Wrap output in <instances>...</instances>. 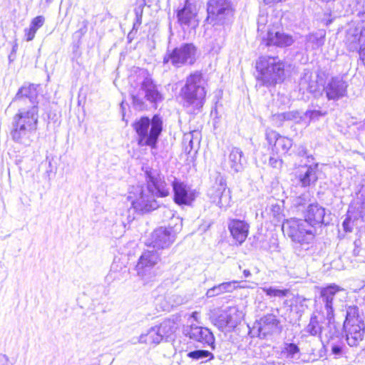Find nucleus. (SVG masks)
<instances>
[{
    "label": "nucleus",
    "mask_w": 365,
    "mask_h": 365,
    "mask_svg": "<svg viewBox=\"0 0 365 365\" xmlns=\"http://www.w3.org/2000/svg\"><path fill=\"white\" fill-rule=\"evenodd\" d=\"M38 123V108H18L12 120L11 136L14 141L29 146L34 141Z\"/></svg>",
    "instance_id": "1"
},
{
    "label": "nucleus",
    "mask_w": 365,
    "mask_h": 365,
    "mask_svg": "<svg viewBox=\"0 0 365 365\" xmlns=\"http://www.w3.org/2000/svg\"><path fill=\"white\" fill-rule=\"evenodd\" d=\"M130 96L134 107L139 110L145 108V100L157 103L163 99L157 86L145 71H140L138 76L135 86L130 91Z\"/></svg>",
    "instance_id": "2"
},
{
    "label": "nucleus",
    "mask_w": 365,
    "mask_h": 365,
    "mask_svg": "<svg viewBox=\"0 0 365 365\" xmlns=\"http://www.w3.org/2000/svg\"><path fill=\"white\" fill-rule=\"evenodd\" d=\"M284 63L277 56H261L256 63V68L259 73L257 80L266 86L281 82L284 78Z\"/></svg>",
    "instance_id": "3"
},
{
    "label": "nucleus",
    "mask_w": 365,
    "mask_h": 365,
    "mask_svg": "<svg viewBox=\"0 0 365 365\" xmlns=\"http://www.w3.org/2000/svg\"><path fill=\"white\" fill-rule=\"evenodd\" d=\"M133 128L138 135V145L154 148L163 130V120L158 115L151 120L142 117L134 123Z\"/></svg>",
    "instance_id": "4"
},
{
    "label": "nucleus",
    "mask_w": 365,
    "mask_h": 365,
    "mask_svg": "<svg viewBox=\"0 0 365 365\" xmlns=\"http://www.w3.org/2000/svg\"><path fill=\"white\" fill-rule=\"evenodd\" d=\"M181 94L187 106H192L199 110L204 104L206 96L205 81L199 72H195L187 76Z\"/></svg>",
    "instance_id": "5"
},
{
    "label": "nucleus",
    "mask_w": 365,
    "mask_h": 365,
    "mask_svg": "<svg viewBox=\"0 0 365 365\" xmlns=\"http://www.w3.org/2000/svg\"><path fill=\"white\" fill-rule=\"evenodd\" d=\"M282 231L304 250L309 249L317 235L315 228L309 227L303 220L296 218L285 220L282 224Z\"/></svg>",
    "instance_id": "6"
},
{
    "label": "nucleus",
    "mask_w": 365,
    "mask_h": 365,
    "mask_svg": "<svg viewBox=\"0 0 365 365\" xmlns=\"http://www.w3.org/2000/svg\"><path fill=\"white\" fill-rule=\"evenodd\" d=\"M344 329L350 346H356L363 340L365 325L359 315L357 307L350 306L347 308Z\"/></svg>",
    "instance_id": "7"
},
{
    "label": "nucleus",
    "mask_w": 365,
    "mask_h": 365,
    "mask_svg": "<svg viewBox=\"0 0 365 365\" xmlns=\"http://www.w3.org/2000/svg\"><path fill=\"white\" fill-rule=\"evenodd\" d=\"M150 189L141 185L133 186L128 195L132 207L138 212L145 213L156 210L159 202Z\"/></svg>",
    "instance_id": "8"
},
{
    "label": "nucleus",
    "mask_w": 365,
    "mask_h": 365,
    "mask_svg": "<svg viewBox=\"0 0 365 365\" xmlns=\"http://www.w3.org/2000/svg\"><path fill=\"white\" fill-rule=\"evenodd\" d=\"M197 58V48L193 43H182L174 49L168 50L163 58L164 63H170L180 68L193 64Z\"/></svg>",
    "instance_id": "9"
},
{
    "label": "nucleus",
    "mask_w": 365,
    "mask_h": 365,
    "mask_svg": "<svg viewBox=\"0 0 365 365\" xmlns=\"http://www.w3.org/2000/svg\"><path fill=\"white\" fill-rule=\"evenodd\" d=\"M344 292V289L336 284H331L327 287L321 289L319 297L318 311L322 314L324 317L331 318L334 314V306L337 299Z\"/></svg>",
    "instance_id": "10"
},
{
    "label": "nucleus",
    "mask_w": 365,
    "mask_h": 365,
    "mask_svg": "<svg viewBox=\"0 0 365 365\" xmlns=\"http://www.w3.org/2000/svg\"><path fill=\"white\" fill-rule=\"evenodd\" d=\"M207 11V20L214 24H225L233 14L230 0H209Z\"/></svg>",
    "instance_id": "11"
},
{
    "label": "nucleus",
    "mask_w": 365,
    "mask_h": 365,
    "mask_svg": "<svg viewBox=\"0 0 365 365\" xmlns=\"http://www.w3.org/2000/svg\"><path fill=\"white\" fill-rule=\"evenodd\" d=\"M160 260V254L157 250L144 251L135 267L138 275L145 282L151 280L156 275L154 268Z\"/></svg>",
    "instance_id": "12"
},
{
    "label": "nucleus",
    "mask_w": 365,
    "mask_h": 365,
    "mask_svg": "<svg viewBox=\"0 0 365 365\" xmlns=\"http://www.w3.org/2000/svg\"><path fill=\"white\" fill-rule=\"evenodd\" d=\"M242 318L243 313L236 307H229L210 316L212 323L221 331L227 327H235Z\"/></svg>",
    "instance_id": "13"
},
{
    "label": "nucleus",
    "mask_w": 365,
    "mask_h": 365,
    "mask_svg": "<svg viewBox=\"0 0 365 365\" xmlns=\"http://www.w3.org/2000/svg\"><path fill=\"white\" fill-rule=\"evenodd\" d=\"M326 81L324 72L312 73L304 70L299 81L300 90L307 91L316 97L322 95L323 88Z\"/></svg>",
    "instance_id": "14"
},
{
    "label": "nucleus",
    "mask_w": 365,
    "mask_h": 365,
    "mask_svg": "<svg viewBox=\"0 0 365 365\" xmlns=\"http://www.w3.org/2000/svg\"><path fill=\"white\" fill-rule=\"evenodd\" d=\"M37 86L34 84L25 85L21 87L13 103L17 108L35 106L38 108Z\"/></svg>",
    "instance_id": "15"
},
{
    "label": "nucleus",
    "mask_w": 365,
    "mask_h": 365,
    "mask_svg": "<svg viewBox=\"0 0 365 365\" xmlns=\"http://www.w3.org/2000/svg\"><path fill=\"white\" fill-rule=\"evenodd\" d=\"M209 195L212 201L222 209H227L230 205L231 195L227 189L225 179L220 177L217 179L216 184L210 190Z\"/></svg>",
    "instance_id": "16"
},
{
    "label": "nucleus",
    "mask_w": 365,
    "mask_h": 365,
    "mask_svg": "<svg viewBox=\"0 0 365 365\" xmlns=\"http://www.w3.org/2000/svg\"><path fill=\"white\" fill-rule=\"evenodd\" d=\"M147 188L157 197H166L170 194L169 185L157 170L146 171Z\"/></svg>",
    "instance_id": "17"
},
{
    "label": "nucleus",
    "mask_w": 365,
    "mask_h": 365,
    "mask_svg": "<svg viewBox=\"0 0 365 365\" xmlns=\"http://www.w3.org/2000/svg\"><path fill=\"white\" fill-rule=\"evenodd\" d=\"M175 238V234L171 230L160 227L153 231L147 245L153 250L165 249L173 244Z\"/></svg>",
    "instance_id": "18"
},
{
    "label": "nucleus",
    "mask_w": 365,
    "mask_h": 365,
    "mask_svg": "<svg viewBox=\"0 0 365 365\" xmlns=\"http://www.w3.org/2000/svg\"><path fill=\"white\" fill-rule=\"evenodd\" d=\"M255 328L257 329L259 337H266L282 330L280 321L272 314H268L260 318L256 323Z\"/></svg>",
    "instance_id": "19"
},
{
    "label": "nucleus",
    "mask_w": 365,
    "mask_h": 365,
    "mask_svg": "<svg viewBox=\"0 0 365 365\" xmlns=\"http://www.w3.org/2000/svg\"><path fill=\"white\" fill-rule=\"evenodd\" d=\"M325 209L317 203L310 204L304 212V222H307L309 227L316 229L317 234L318 228L324 223Z\"/></svg>",
    "instance_id": "20"
},
{
    "label": "nucleus",
    "mask_w": 365,
    "mask_h": 365,
    "mask_svg": "<svg viewBox=\"0 0 365 365\" xmlns=\"http://www.w3.org/2000/svg\"><path fill=\"white\" fill-rule=\"evenodd\" d=\"M347 85L341 77H332L323 91L329 100H338L345 96Z\"/></svg>",
    "instance_id": "21"
},
{
    "label": "nucleus",
    "mask_w": 365,
    "mask_h": 365,
    "mask_svg": "<svg viewBox=\"0 0 365 365\" xmlns=\"http://www.w3.org/2000/svg\"><path fill=\"white\" fill-rule=\"evenodd\" d=\"M262 41L267 46H277L279 47L289 46L294 43L292 36L279 31L267 30L266 36H262Z\"/></svg>",
    "instance_id": "22"
},
{
    "label": "nucleus",
    "mask_w": 365,
    "mask_h": 365,
    "mask_svg": "<svg viewBox=\"0 0 365 365\" xmlns=\"http://www.w3.org/2000/svg\"><path fill=\"white\" fill-rule=\"evenodd\" d=\"M173 190L174 192V200L178 205H189L195 199V195L192 192H189L186 185L174 178L170 180Z\"/></svg>",
    "instance_id": "23"
},
{
    "label": "nucleus",
    "mask_w": 365,
    "mask_h": 365,
    "mask_svg": "<svg viewBox=\"0 0 365 365\" xmlns=\"http://www.w3.org/2000/svg\"><path fill=\"white\" fill-rule=\"evenodd\" d=\"M249 224L244 220L232 219L228 222V229L233 239L241 245L248 235Z\"/></svg>",
    "instance_id": "24"
},
{
    "label": "nucleus",
    "mask_w": 365,
    "mask_h": 365,
    "mask_svg": "<svg viewBox=\"0 0 365 365\" xmlns=\"http://www.w3.org/2000/svg\"><path fill=\"white\" fill-rule=\"evenodd\" d=\"M196 15L197 11L195 6L188 1H185L183 9L178 11V18L182 26L195 28L197 25Z\"/></svg>",
    "instance_id": "25"
},
{
    "label": "nucleus",
    "mask_w": 365,
    "mask_h": 365,
    "mask_svg": "<svg viewBox=\"0 0 365 365\" xmlns=\"http://www.w3.org/2000/svg\"><path fill=\"white\" fill-rule=\"evenodd\" d=\"M190 337L203 344L209 345L214 349L215 338L212 333L208 329L191 325Z\"/></svg>",
    "instance_id": "26"
},
{
    "label": "nucleus",
    "mask_w": 365,
    "mask_h": 365,
    "mask_svg": "<svg viewBox=\"0 0 365 365\" xmlns=\"http://www.w3.org/2000/svg\"><path fill=\"white\" fill-rule=\"evenodd\" d=\"M322 319L324 317L317 309L311 316L309 324L304 328V331L310 336L322 338L324 327Z\"/></svg>",
    "instance_id": "27"
},
{
    "label": "nucleus",
    "mask_w": 365,
    "mask_h": 365,
    "mask_svg": "<svg viewBox=\"0 0 365 365\" xmlns=\"http://www.w3.org/2000/svg\"><path fill=\"white\" fill-rule=\"evenodd\" d=\"M317 164L314 166H302L299 168L297 178L303 187H308L317 180Z\"/></svg>",
    "instance_id": "28"
},
{
    "label": "nucleus",
    "mask_w": 365,
    "mask_h": 365,
    "mask_svg": "<svg viewBox=\"0 0 365 365\" xmlns=\"http://www.w3.org/2000/svg\"><path fill=\"white\" fill-rule=\"evenodd\" d=\"M324 320L327 322L323 329L322 341H329L338 338L340 333V325L336 323L334 314L331 315V318L324 317Z\"/></svg>",
    "instance_id": "29"
},
{
    "label": "nucleus",
    "mask_w": 365,
    "mask_h": 365,
    "mask_svg": "<svg viewBox=\"0 0 365 365\" xmlns=\"http://www.w3.org/2000/svg\"><path fill=\"white\" fill-rule=\"evenodd\" d=\"M242 155L243 153L240 148H232L227 159L231 172L239 173L243 170L245 160L242 159Z\"/></svg>",
    "instance_id": "30"
},
{
    "label": "nucleus",
    "mask_w": 365,
    "mask_h": 365,
    "mask_svg": "<svg viewBox=\"0 0 365 365\" xmlns=\"http://www.w3.org/2000/svg\"><path fill=\"white\" fill-rule=\"evenodd\" d=\"M237 284L238 282L234 280L232 282H223L218 285L214 286L213 287L207 289L206 292V297L207 298H212L225 293L232 292L235 289L239 287V286L237 285ZM240 287L244 288L245 287L240 286Z\"/></svg>",
    "instance_id": "31"
},
{
    "label": "nucleus",
    "mask_w": 365,
    "mask_h": 365,
    "mask_svg": "<svg viewBox=\"0 0 365 365\" xmlns=\"http://www.w3.org/2000/svg\"><path fill=\"white\" fill-rule=\"evenodd\" d=\"M365 43V29L360 34L356 31H348L346 36V44L350 51L358 50L361 44Z\"/></svg>",
    "instance_id": "32"
},
{
    "label": "nucleus",
    "mask_w": 365,
    "mask_h": 365,
    "mask_svg": "<svg viewBox=\"0 0 365 365\" xmlns=\"http://www.w3.org/2000/svg\"><path fill=\"white\" fill-rule=\"evenodd\" d=\"M163 340L162 335L160 334L157 329V326L153 327L149 329L146 334H142L138 342L146 344H158Z\"/></svg>",
    "instance_id": "33"
},
{
    "label": "nucleus",
    "mask_w": 365,
    "mask_h": 365,
    "mask_svg": "<svg viewBox=\"0 0 365 365\" xmlns=\"http://www.w3.org/2000/svg\"><path fill=\"white\" fill-rule=\"evenodd\" d=\"M178 329V324L175 319H165L159 326H157V329L162 339L165 337H169L170 335L174 334Z\"/></svg>",
    "instance_id": "34"
},
{
    "label": "nucleus",
    "mask_w": 365,
    "mask_h": 365,
    "mask_svg": "<svg viewBox=\"0 0 365 365\" xmlns=\"http://www.w3.org/2000/svg\"><path fill=\"white\" fill-rule=\"evenodd\" d=\"M327 345L330 347L331 354L335 359L342 357L346 354V346L340 340H331L327 341Z\"/></svg>",
    "instance_id": "35"
},
{
    "label": "nucleus",
    "mask_w": 365,
    "mask_h": 365,
    "mask_svg": "<svg viewBox=\"0 0 365 365\" xmlns=\"http://www.w3.org/2000/svg\"><path fill=\"white\" fill-rule=\"evenodd\" d=\"M268 23V16L267 14L262 12L259 14L257 19V31L259 35L262 38L263 36H266L267 34V30H272L273 29H270V26H267Z\"/></svg>",
    "instance_id": "36"
},
{
    "label": "nucleus",
    "mask_w": 365,
    "mask_h": 365,
    "mask_svg": "<svg viewBox=\"0 0 365 365\" xmlns=\"http://www.w3.org/2000/svg\"><path fill=\"white\" fill-rule=\"evenodd\" d=\"M187 356L195 361L203 360L208 358L207 360L202 361V362H206L214 359V355L210 351L201 349L190 351L187 353Z\"/></svg>",
    "instance_id": "37"
},
{
    "label": "nucleus",
    "mask_w": 365,
    "mask_h": 365,
    "mask_svg": "<svg viewBox=\"0 0 365 365\" xmlns=\"http://www.w3.org/2000/svg\"><path fill=\"white\" fill-rule=\"evenodd\" d=\"M278 117L282 118L284 120H292L295 123H299L304 122V113H301L299 111L293 110L287 113L279 114Z\"/></svg>",
    "instance_id": "38"
},
{
    "label": "nucleus",
    "mask_w": 365,
    "mask_h": 365,
    "mask_svg": "<svg viewBox=\"0 0 365 365\" xmlns=\"http://www.w3.org/2000/svg\"><path fill=\"white\" fill-rule=\"evenodd\" d=\"M292 145V140L290 138L280 136L274 148L277 152L287 153Z\"/></svg>",
    "instance_id": "39"
},
{
    "label": "nucleus",
    "mask_w": 365,
    "mask_h": 365,
    "mask_svg": "<svg viewBox=\"0 0 365 365\" xmlns=\"http://www.w3.org/2000/svg\"><path fill=\"white\" fill-rule=\"evenodd\" d=\"M262 289L267 296L271 297L282 298L286 297L289 292L288 289H279L272 287H263Z\"/></svg>",
    "instance_id": "40"
},
{
    "label": "nucleus",
    "mask_w": 365,
    "mask_h": 365,
    "mask_svg": "<svg viewBox=\"0 0 365 365\" xmlns=\"http://www.w3.org/2000/svg\"><path fill=\"white\" fill-rule=\"evenodd\" d=\"M326 112L323 113L320 110H307L304 113V123L309 125L311 121L318 120L320 117L325 115Z\"/></svg>",
    "instance_id": "41"
},
{
    "label": "nucleus",
    "mask_w": 365,
    "mask_h": 365,
    "mask_svg": "<svg viewBox=\"0 0 365 365\" xmlns=\"http://www.w3.org/2000/svg\"><path fill=\"white\" fill-rule=\"evenodd\" d=\"M45 21L46 19L43 16H36L31 20L29 28L36 33V31L43 26Z\"/></svg>",
    "instance_id": "42"
},
{
    "label": "nucleus",
    "mask_w": 365,
    "mask_h": 365,
    "mask_svg": "<svg viewBox=\"0 0 365 365\" xmlns=\"http://www.w3.org/2000/svg\"><path fill=\"white\" fill-rule=\"evenodd\" d=\"M280 136L281 135L274 130H267L266 131V139L269 145L274 144V146H275Z\"/></svg>",
    "instance_id": "43"
},
{
    "label": "nucleus",
    "mask_w": 365,
    "mask_h": 365,
    "mask_svg": "<svg viewBox=\"0 0 365 365\" xmlns=\"http://www.w3.org/2000/svg\"><path fill=\"white\" fill-rule=\"evenodd\" d=\"M284 349L287 355L291 358H293L294 354L299 351V347L295 344L292 343L287 344Z\"/></svg>",
    "instance_id": "44"
},
{
    "label": "nucleus",
    "mask_w": 365,
    "mask_h": 365,
    "mask_svg": "<svg viewBox=\"0 0 365 365\" xmlns=\"http://www.w3.org/2000/svg\"><path fill=\"white\" fill-rule=\"evenodd\" d=\"M269 164L274 168H280L282 161L278 157L272 156L269 158Z\"/></svg>",
    "instance_id": "45"
},
{
    "label": "nucleus",
    "mask_w": 365,
    "mask_h": 365,
    "mask_svg": "<svg viewBox=\"0 0 365 365\" xmlns=\"http://www.w3.org/2000/svg\"><path fill=\"white\" fill-rule=\"evenodd\" d=\"M36 35V32L29 27L24 29V36L26 41H32Z\"/></svg>",
    "instance_id": "46"
},
{
    "label": "nucleus",
    "mask_w": 365,
    "mask_h": 365,
    "mask_svg": "<svg viewBox=\"0 0 365 365\" xmlns=\"http://www.w3.org/2000/svg\"><path fill=\"white\" fill-rule=\"evenodd\" d=\"M354 249L353 250V255L354 256H359L360 255V252H361V248H360L361 241L359 240H355L354 242Z\"/></svg>",
    "instance_id": "47"
},
{
    "label": "nucleus",
    "mask_w": 365,
    "mask_h": 365,
    "mask_svg": "<svg viewBox=\"0 0 365 365\" xmlns=\"http://www.w3.org/2000/svg\"><path fill=\"white\" fill-rule=\"evenodd\" d=\"M358 49L360 59L362 61L364 65L365 66V43L361 44Z\"/></svg>",
    "instance_id": "48"
},
{
    "label": "nucleus",
    "mask_w": 365,
    "mask_h": 365,
    "mask_svg": "<svg viewBox=\"0 0 365 365\" xmlns=\"http://www.w3.org/2000/svg\"><path fill=\"white\" fill-rule=\"evenodd\" d=\"M359 195L362 200V203H365V185H362Z\"/></svg>",
    "instance_id": "49"
},
{
    "label": "nucleus",
    "mask_w": 365,
    "mask_h": 365,
    "mask_svg": "<svg viewBox=\"0 0 365 365\" xmlns=\"http://www.w3.org/2000/svg\"><path fill=\"white\" fill-rule=\"evenodd\" d=\"M261 365H284V364L280 361H266L265 363H263Z\"/></svg>",
    "instance_id": "50"
},
{
    "label": "nucleus",
    "mask_w": 365,
    "mask_h": 365,
    "mask_svg": "<svg viewBox=\"0 0 365 365\" xmlns=\"http://www.w3.org/2000/svg\"><path fill=\"white\" fill-rule=\"evenodd\" d=\"M349 222V219H346L344 221L343 225H342L344 230L346 231V232H350L351 231V230L348 227Z\"/></svg>",
    "instance_id": "51"
},
{
    "label": "nucleus",
    "mask_w": 365,
    "mask_h": 365,
    "mask_svg": "<svg viewBox=\"0 0 365 365\" xmlns=\"http://www.w3.org/2000/svg\"><path fill=\"white\" fill-rule=\"evenodd\" d=\"M266 4H273L280 2V0H263Z\"/></svg>",
    "instance_id": "52"
},
{
    "label": "nucleus",
    "mask_w": 365,
    "mask_h": 365,
    "mask_svg": "<svg viewBox=\"0 0 365 365\" xmlns=\"http://www.w3.org/2000/svg\"><path fill=\"white\" fill-rule=\"evenodd\" d=\"M200 313L197 312H193L191 314V317L193 318L195 321L198 320Z\"/></svg>",
    "instance_id": "53"
},
{
    "label": "nucleus",
    "mask_w": 365,
    "mask_h": 365,
    "mask_svg": "<svg viewBox=\"0 0 365 365\" xmlns=\"http://www.w3.org/2000/svg\"><path fill=\"white\" fill-rule=\"evenodd\" d=\"M299 154L301 155H306V149L304 146L300 148V150L299 151Z\"/></svg>",
    "instance_id": "54"
},
{
    "label": "nucleus",
    "mask_w": 365,
    "mask_h": 365,
    "mask_svg": "<svg viewBox=\"0 0 365 365\" xmlns=\"http://www.w3.org/2000/svg\"><path fill=\"white\" fill-rule=\"evenodd\" d=\"M243 274L245 277H249L251 275V273H250V270H248V269H245L243 271Z\"/></svg>",
    "instance_id": "55"
},
{
    "label": "nucleus",
    "mask_w": 365,
    "mask_h": 365,
    "mask_svg": "<svg viewBox=\"0 0 365 365\" xmlns=\"http://www.w3.org/2000/svg\"><path fill=\"white\" fill-rule=\"evenodd\" d=\"M83 25H84V29L83 30V29H80V31H81L83 34H84V33L86 32V26H87V24H88V22H87V21H83Z\"/></svg>",
    "instance_id": "56"
},
{
    "label": "nucleus",
    "mask_w": 365,
    "mask_h": 365,
    "mask_svg": "<svg viewBox=\"0 0 365 365\" xmlns=\"http://www.w3.org/2000/svg\"><path fill=\"white\" fill-rule=\"evenodd\" d=\"M297 204L299 205H303V202H302V197H299L297 202Z\"/></svg>",
    "instance_id": "57"
},
{
    "label": "nucleus",
    "mask_w": 365,
    "mask_h": 365,
    "mask_svg": "<svg viewBox=\"0 0 365 365\" xmlns=\"http://www.w3.org/2000/svg\"><path fill=\"white\" fill-rule=\"evenodd\" d=\"M280 210V207L279 205H274L273 206V210L274 211H279Z\"/></svg>",
    "instance_id": "58"
},
{
    "label": "nucleus",
    "mask_w": 365,
    "mask_h": 365,
    "mask_svg": "<svg viewBox=\"0 0 365 365\" xmlns=\"http://www.w3.org/2000/svg\"><path fill=\"white\" fill-rule=\"evenodd\" d=\"M16 46H14L13 47V50H12V51H13V52H15V51H16Z\"/></svg>",
    "instance_id": "59"
},
{
    "label": "nucleus",
    "mask_w": 365,
    "mask_h": 365,
    "mask_svg": "<svg viewBox=\"0 0 365 365\" xmlns=\"http://www.w3.org/2000/svg\"><path fill=\"white\" fill-rule=\"evenodd\" d=\"M186 1H188V0H186Z\"/></svg>",
    "instance_id": "60"
},
{
    "label": "nucleus",
    "mask_w": 365,
    "mask_h": 365,
    "mask_svg": "<svg viewBox=\"0 0 365 365\" xmlns=\"http://www.w3.org/2000/svg\"><path fill=\"white\" fill-rule=\"evenodd\" d=\"M364 287H365V284H364Z\"/></svg>",
    "instance_id": "61"
}]
</instances>
